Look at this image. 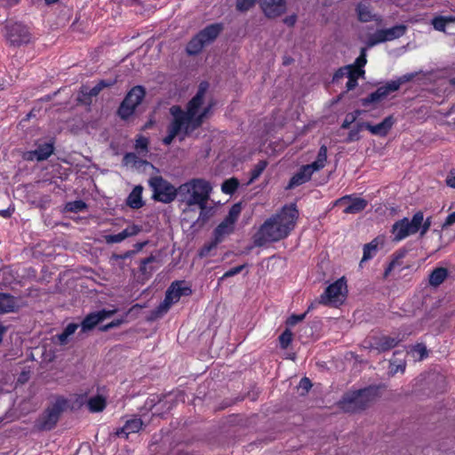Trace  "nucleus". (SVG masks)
<instances>
[{"instance_id":"f257e3e1","label":"nucleus","mask_w":455,"mask_h":455,"mask_svg":"<svg viewBox=\"0 0 455 455\" xmlns=\"http://www.w3.org/2000/svg\"><path fill=\"white\" fill-rule=\"evenodd\" d=\"M207 87L206 83H201L197 92L185 108L179 105L170 108L172 118L166 127V136L162 140L164 145H171L176 138L181 142L202 126L211 109V106L203 108Z\"/></svg>"},{"instance_id":"f03ea898","label":"nucleus","mask_w":455,"mask_h":455,"mask_svg":"<svg viewBox=\"0 0 455 455\" xmlns=\"http://www.w3.org/2000/svg\"><path fill=\"white\" fill-rule=\"evenodd\" d=\"M299 218L294 204L284 205L281 212L267 219L254 235V243L262 246L267 243L277 242L288 236Z\"/></svg>"},{"instance_id":"7ed1b4c3","label":"nucleus","mask_w":455,"mask_h":455,"mask_svg":"<svg viewBox=\"0 0 455 455\" xmlns=\"http://www.w3.org/2000/svg\"><path fill=\"white\" fill-rule=\"evenodd\" d=\"M177 395L170 393L164 395H152L145 402V408L151 411L152 419L151 424H157L155 419L162 416L164 413L169 411L175 405ZM150 424L144 414L140 418H135L127 420L124 427H142Z\"/></svg>"},{"instance_id":"20e7f679","label":"nucleus","mask_w":455,"mask_h":455,"mask_svg":"<svg viewBox=\"0 0 455 455\" xmlns=\"http://www.w3.org/2000/svg\"><path fill=\"white\" fill-rule=\"evenodd\" d=\"M379 396L377 387H368L346 394L339 402V407L346 412H357L372 405Z\"/></svg>"},{"instance_id":"39448f33","label":"nucleus","mask_w":455,"mask_h":455,"mask_svg":"<svg viewBox=\"0 0 455 455\" xmlns=\"http://www.w3.org/2000/svg\"><path fill=\"white\" fill-rule=\"evenodd\" d=\"M212 188L204 179H193L179 188V195L185 196L188 206L207 204Z\"/></svg>"},{"instance_id":"423d86ee","label":"nucleus","mask_w":455,"mask_h":455,"mask_svg":"<svg viewBox=\"0 0 455 455\" xmlns=\"http://www.w3.org/2000/svg\"><path fill=\"white\" fill-rule=\"evenodd\" d=\"M422 212H417L412 218H403L396 220L391 228L392 241L398 243L410 235H415L419 232V226L421 224Z\"/></svg>"},{"instance_id":"0eeeda50","label":"nucleus","mask_w":455,"mask_h":455,"mask_svg":"<svg viewBox=\"0 0 455 455\" xmlns=\"http://www.w3.org/2000/svg\"><path fill=\"white\" fill-rule=\"evenodd\" d=\"M242 212V204L237 203L231 206L228 215L213 230V237L217 242L221 243L224 239L234 233L235 223Z\"/></svg>"},{"instance_id":"6e6552de","label":"nucleus","mask_w":455,"mask_h":455,"mask_svg":"<svg viewBox=\"0 0 455 455\" xmlns=\"http://www.w3.org/2000/svg\"><path fill=\"white\" fill-rule=\"evenodd\" d=\"M148 183L153 191V198L156 201L168 204L172 202L179 194V188L176 189L161 176L150 178Z\"/></svg>"},{"instance_id":"1a4fd4ad","label":"nucleus","mask_w":455,"mask_h":455,"mask_svg":"<svg viewBox=\"0 0 455 455\" xmlns=\"http://www.w3.org/2000/svg\"><path fill=\"white\" fill-rule=\"evenodd\" d=\"M145 94L146 91L143 86L137 85L132 88L117 110L118 116L124 120L132 116L137 106L144 99Z\"/></svg>"},{"instance_id":"9d476101","label":"nucleus","mask_w":455,"mask_h":455,"mask_svg":"<svg viewBox=\"0 0 455 455\" xmlns=\"http://www.w3.org/2000/svg\"><path fill=\"white\" fill-rule=\"evenodd\" d=\"M347 293V283L344 277L330 284L320 296L319 303L323 305L341 304Z\"/></svg>"},{"instance_id":"9b49d317","label":"nucleus","mask_w":455,"mask_h":455,"mask_svg":"<svg viewBox=\"0 0 455 455\" xmlns=\"http://www.w3.org/2000/svg\"><path fill=\"white\" fill-rule=\"evenodd\" d=\"M400 341V339L390 336L371 335L363 340V346L369 350L383 353L396 347Z\"/></svg>"},{"instance_id":"f8f14e48","label":"nucleus","mask_w":455,"mask_h":455,"mask_svg":"<svg viewBox=\"0 0 455 455\" xmlns=\"http://www.w3.org/2000/svg\"><path fill=\"white\" fill-rule=\"evenodd\" d=\"M406 32V26L396 25L390 28L379 29L372 35H371L367 41V46L372 47L376 44L392 41L403 36Z\"/></svg>"},{"instance_id":"ddd939ff","label":"nucleus","mask_w":455,"mask_h":455,"mask_svg":"<svg viewBox=\"0 0 455 455\" xmlns=\"http://www.w3.org/2000/svg\"><path fill=\"white\" fill-rule=\"evenodd\" d=\"M7 38L11 45L20 47L31 42V34L28 28L14 23L7 27Z\"/></svg>"},{"instance_id":"4468645a","label":"nucleus","mask_w":455,"mask_h":455,"mask_svg":"<svg viewBox=\"0 0 455 455\" xmlns=\"http://www.w3.org/2000/svg\"><path fill=\"white\" fill-rule=\"evenodd\" d=\"M67 402L63 399L57 400L52 406L49 407L43 414L41 420L44 426L55 425L66 407Z\"/></svg>"},{"instance_id":"2eb2a0df","label":"nucleus","mask_w":455,"mask_h":455,"mask_svg":"<svg viewBox=\"0 0 455 455\" xmlns=\"http://www.w3.org/2000/svg\"><path fill=\"white\" fill-rule=\"evenodd\" d=\"M264 14L268 18H275L285 12V0H259Z\"/></svg>"},{"instance_id":"dca6fc26","label":"nucleus","mask_w":455,"mask_h":455,"mask_svg":"<svg viewBox=\"0 0 455 455\" xmlns=\"http://www.w3.org/2000/svg\"><path fill=\"white\" fill-rule=\"evenodd\" d=\"M114 311L112 310H103L100 311L98 313L90 314L87 315L84 321L82 322V324L79 325L80 331L79 334L84 333L90 330H92L97 323L110 318L113 315Z\"/></svg>"},{"instance_id":"f3484780","label":"nucleus","mask_w":455,"mask_h":455,"mask_svg":"<svg viewBox=\"0 0 455 455\" xmlns=\"http://www.w3.org/2000/svg\"><path fill=\"white\" fill-rule=\"evenodd\" d=\"M395 124L393 116H387L381 123L371 124L370 123H361V126H364L371 134L385 137L391 130Z\"/></svg>"},{"instance_id":"a211bd4d","label":"nucleus","mask_w":455,"mask_h":455,"mask_svg":"<svg viewBox=\"0 0 455 455\" xmlns=\"http://www.w3.org/2000/svg\"><path fill=\"white\" fill-rule=\"evenodd\" d=\"M350 202V204L344 209V212L347 214H355L363 211L368 202L360 197H353L352 196H345L336 201V204H345Z\"/></svg>"},{"instance_id":"6ab92c4d","label":"nucleus","mask_w":455,"mask_h":455,"mask_svg":"<svg viewBox=\"0 0 455 455\" xmlns=\"http://www.w3.org/2000/svg\"><path fill=\"white\" fill-rule=\"evenodd\" d=\"M183 282H174L166 291L165 298L171 303H176L180 300L181 296H188L192 293L189 287H182Z\"/></svg>"},{"instance_id":"aec40b11","label":"nucleus","mask_w":455,"mask_h":455,"mask_svg":"<svg viewBox=\"0 0 455 455\" xmlns=\"http://www.w3.org/2000/svg\"><path fill=\"white\" fill-rule=\"evenodd\" d=\"M315 171L308 165H303L290 180L287 186V189L294 188L299 185H302L311 179L312 174Z\"/></svg>"},{"instance_id":"412c9836","label":"nucleus","mask_w":455,"mask_h":455,"mask_svg":"<svg viewBox=\"0 0 455 455\" xmlns=\"http://www.w3.org/2000/svg\"><path fill=\"white\" fill-rule=\"evenodd\" d=\"M390 85L388 82L379 87L375 92L368 95V97L362 99V105L366 107L371 103H376L385 99L389 93L394 92L393 90H389Z\"/></svg>"},{"instance_id":"4be33fe9","label":"nucleus","mask_w":455,"mask_h":455,"mask_svg":"<svg viewBox=\"0 0 455 455\" xmlns=\"http://www.w3.org/2000/svg\"><path fill=\"white\" fill-rule=\"evenodd\" d=\"M223 26L220 23L211 24L201 30L197 36L206 44H210L216 39V37L222 31Z\"/></svg>"},{"instance_id":"5701e85b","label":"nucleus","mask_w":455,"mask_h":455,"mask_svg":"<svg viewBox=\"0 0 455 455\" xmlns=\"http://www.w3.org/2000/svg\"><path fill=\"white\" fill-rule=\"evenodd\" d=\"M143 188L140 185L136 186L129 194L126 199V204L132 209H140L144 205L142 200Z\"/></svg>"},{"instance_id":"b1692460","label":"nucleus","mask_w":455,"mask_h":455,"mask_svg":"<svg viewBox=\"0 0 455 455\" xmlns=\"http://www.w3.org/2000/svg\"><path fill=\"white\" fill-rule=\"evenodd\" d=\"M86 405L91 412H100L107 406V398L103 395H96L87 400Z\"/></svg>"},{"instance_id":"393cba45","label":"nucleus","mask_w":455,"mask_h":455,"mask_svg":"<svg viewBox=\"0 0 455 455\" xmlns=\"http://www.w3.org/2000/svg\"><path fill=\"white\" fill-rule=\"evenodd\" d=\"M383 238L376 237L371 243H366L363 246V255L360 263L361 265L363 262L372 259L376 255L378 251V246L379 243H383Z\"/></svg>"},{"instance_id":"a878e982","label":"nucleus","mask_w":455,"mask_h":455,"mask_svg":"<svg viewBox=\"0 0 455 455\" xmlns=\"http://www.w3.org/2000/svg\"><path fill=\"white\" fill-rule=\"evenodd\" d=\"M17 307V300L12 296L0 293V314L14 311Z\"/></svg>"},{"instance_id":"bb28decb","label":"nucleus","mask_w":455,"mask_h":455,"mask_svg":"<svg viewBox=\"0 0 455 455\" xmlns=\"http://www.w3.org/2000/svg\"><path fill=\"white\" fill-rule=\"evenodd\" d=\"M106 86L107 84L101 82L92 89H88L85 87L83 88V90L81 91V95L78 97V100L84 104H89L91 102V97L97 96L99 92L102 90V88Z\"/></svg>"},{"instance_id":"cd10ccee","label":"nucleus","mask_w":455,"mask_h":455,"mask_svg":"<svg viewBox=\"0 0 455 455\" xmlns=\"http://www.w3.org/2000/svg\"><path fill=\"white\" fill-rule=\"evenodd\" d=\"M448 276V270L445 267H437L429 275V283L437 287L444 282Z\"/></svg>"},{"instance_id":"c85d7f7f","label":"nucleus","mask_w":455,"mask_h":455,"mask_svg":"<svg viewBox=\"0 0 455 455\" xmlns=\"http://www.w3.org/2000/svg\"><path fill=\"white\" fill-rule=\"evenodd\" d=\"M327 161V147H320L315 161L308 164L315 172L320 171L325 166Z\"/></svg>"},{"instance_id":"c756f323","label":"nucleus","mask_w":455,"mask_h":455,"mask_svg":"<svg viewBox=\"0 0 455 455\" xmlns=\"http://www.w3.org/2000/svg\"><path fill=\"white\" fill-rule=\"evenodd\" d=\"M206 44L196 35L187 45V52L189 55L199 53Z\"/></svg>"},{"instance_id":"7c9ffc66","label":"nucleus","mask_w":455,"mask_h":455,"mask_svg":"<svg viewBox=\"0 0 455 455\" xmlns=\"http://www.w3.org/2000/svg\"><path fill=\"white\" fill-rule=\"evenodd\" d=\"M78 328V324L69 323L60 334L56 336L58 343L60 345H66L68 342V338L73 335Z\"/></svg>"},{"instance_id":"2f4dec72","label":"nucleus","mask_w":455,"mask_h":455,"mask_svg":"<svg viewBox=\"0 0 455 455\" xmlns=\"http://www.w3.org/2000/svg\"><path fill=\"white\" fill-rule=\"evenodd\" d=\"M141 231V227L137 225L128 226L122 232L116 234V243H120L125 238L136 235Z\"/></svg>"},{"instance_id":"473e14b6","label":"nucleus","mask_w":455,"mask_h":455,"mask_svg":"<svg viewBox=\"0 0 455 455\" xmlns=\"http://www.w3.org/2000/svg\"><path fill=\"white\" fill-rule=\"evenodd\" d=\"M358 19L362 22H368L373 20L370 7L365 4H359L356 7Z\"/></svg>"},{"instance_id":"72a5a7b5","label":"nucleus","mask_w":455,"mask_h":455,"mask_svg":"<svg viewBox=\"0 0 455 455\" xmlns=\"http://www.w3.org/2000/svg\"><path fill=\"white\" fill-rule=\"evenodd\" d=\"M415 77V74L410 73L405 74L400 77H398L396 80L389 81L388 84L390 85L389 90H393V92H396L400 89V87L411 81Z\"/></svg>"},{"instance_id":"f704fd0d","label":"nucleus","mask_w":455,"mask_h":455,"mask_svg":"<svg viewBox=\"0 0 455 455\" xmlns=\"http://www.w3.org/2000/svg\"><path fill=\"white\" fill-rule=\"evenodd\" d=\"M36 152L37 154V161L45 160L53 153V146L51 143L41 145Z\"/></svg>"},{"instance_id":"c9c22d12","label":"nucleus","mask_w":455,"mask_h":455,"mask_svg":"<svg viewBox=\"0 0 455 455\" xmlns=\"http://www.w3.org/2000/svg\"><path fill=\"white\" fill-rule=\"evenodd\" d=\"M238 186V180L235 178H230L222 183L221 190L224 194L232 195L237 189Z\"/></svg>"},{"instance_id":"e433bc0d","label":"nucleus","mask_w":455,"mask_h":455,"mask_svg":"<svg viewBox=\"0 0 455 455\" xmlns=\"http://www.w3.org/2000/svg\"><path fill=\"white\" fill-rule=\"evenodd\" d=\"M86 209V204L83 201L69 202L65 205L64 211L66 212H78Z\"/></svg>"},{"instance_id":"4c0bfd02","label":"nucleus","mask_w":455,"mask_h":455,"mask_svg":"<svg viewBox=\"0 0 455 455\" xmlns=\"http://www.w3.org/2000/svg\"><path fill=\"white\" fill-rule=\"evenodd\" d=\"M267 165V163L266 161H259L251 171V179L250 183L253 182L255 180H257L261 173L264 172Z\"/></svg>"},{"instance_id":"58836bf2","label":"nucleus","mask_w":455,"mask_h":455,"mask_svg":"<svg viewBox=\"0 0 455 455\" xmlns=\"http://www.w3.org/2000/svg\"><path fill=\"white\" fill-rule=\"evenodd\" d=\"M200 208V213L196 220V223H199V225H204L210 218L212 208H208L207 204L204 205H198Z\"/></svg>"},{"instance_id":"ea45409f","label":"nucleus","mask_w":455,"mask_h":455,"mask_svg":"<svg viewBox=\"0 0 455 455\" xmlns=\"http://www.w3.org/2000/svg\"><path fill=\"white\" fill-rule=\"evenodd\" d=\"M292 340V332L286 329L279 337V341L282 348H287L288 346L291 343Z\"/></svg>"},{"instance_id":"a19ab883","label":"nucleus","mask_w":455,"mask_h":455,"mask_svg":"<svg viewBox=\"0 0 455 455\" xmlns=\"http://www.w3.org/2000/svg\"><path fill=\"white\" fill-rule=\"evenodd\" d=\"M451 21L448 20L447 17H435L432 20V25L435 28V29L438 31H444L445 27L447 23H450Z\"/></svg>"},{"instance_id":"79ce46f5","label":"nucleus","mask_w":455,"mask_h":455,"mask_svg":"<svg viewBox=\"0 0 455 455\" xmlns=\"http://www.w3.org/2000/svg\"><path fill=\"white\" fill-rule=\"evenodd\" d=\"M156 258L153 255L142 259L140 262V272L142 274L151 273L153 271V267H149V269H148V265H149L153 262H156Z\"/></svg>"},{"instance_id":"37998d69","label":"nucleus","mask_w":455,"mask_h":455,"mask_svg":"<svg viewBox=\"0 0 455 455\" xmlns=\"http://www.w3.org/2000/svg\"><path fill=\"white\" fill-rule=\"evenodd\" d=\"M398 354H399V352L395 351L394 353L393 358L390 360V371L393 374L398 372L399 371H403L404 369H405V363H404L401 362V363L396 364V361H395V357Z\"/></svg>"},{"instance_id":"c03bdc74","label":"nucleus","mask_w":455,"mask_h":455,"mask_svg":"<svg viewBox=\"0 0 455 455\" xmlns=\"http://www.w3.org/2000/svg\"><path fill=\"white\" fill-rule=\"evenodd\" d=\"M361 114V111L359 110H356L355 113H348L342 124H341V128L342 129H347L349 128V126L356 120V118L358 117V116Z\"/></svg>"},{"instance_id":"a18cd8bd","label":"nucleus","mask_w":455,"mask_h":455,"mask_svg":"<svg viewBox=\"0 0 455 455\" xmlns=\"http://www.w3.org/2000/svg\"><path fill=\"white\" fill-rule=\"evenodd\" d=\"M220 243V242H217L215 238L213 237L212 241L209 243H205L202 249L200 250L199 255L200 257H206L209 255L211 251L217 247V245Z\"/></svg>"},{"instance_id":"49530a36","label":"nucleus","mask_w":455,"mask_h":455,"mask_svg":"<svg viewBox=\"0 0 455 455\" xmlns=\"http://www.w3.org/2000/svg\"><path fill=\"white\" fill-rule=\"evenodd\" d=\"M432 225L431 217L424 219V214L422 213V220L421 224L419 226V232L420 234V236H424L427 232L429 230L430 227Z\"/></svg>"},{"instance_id":"de8ad7c7","label":"nucleus","mask_w":455,"mask_h":455,"mask_svg":"<svg viewBox=\"0 0 455 455\" xmlns=\"http://www.w3.org/2000/svg\"><path fill=\"white\" fill-rule=\"evenodd\" d=\"M172 305V303H171L169 300H167L166 298H164V301L160 303V305L156 307L155 312L156 315L161 316L164 315L170 309Z\"/></svg>"},{"instance_id":"09e8293b","label":"nucleus","mask_w":455,"mask_h":455,"mask_svg":"<svg viewBox=\"0 0 455 455\" xmlns=\"http://www.w3.org/2000/svg\"><path fill=\"white\" fill-rule=\"evenodd\" d=\"M148 140L143 136H140L136 140L135 148L139 152L146 153L148 151Z\"/></svg>"},{"instance_id":"8fccbe9b","label":"nucleus","mask_w":455,"mask_h":455,"mask_svg":"<svg viewBox=\"0 0 455 455\" xmlns=\"http://www.w3.org/2000/svg\"><path fill=\"white\" fill-rule=\"evenodd\" d=\"M148 244V241H144V242H141V243H137L134 244V249L132 250V251H127L124 255H116V259L117 258H121V259H124V258H127L140 251H141L146 245Z\"/></svg>"},{"instance_id":"3c124183","label":"nucleus","mask_w":455,"mask_h":455,"mask_svg":"<svg viewBox=\"0 0 455 455\" xmlns=\"http://www.w3.org/2000/svg\"><path fill=\"white\" fill-rule=\"evenodd\" d=\"M256 0H237L236 8L241 12L248 11L254 4Z\"/></svg>"},{"instance_id":"603ef678","label":"nucleus","mask_w":455,"mask_h":455,"mask_svg":"<svg viewBox=\"0 0 455 455\" xmlns=\"http://www.w3.org/2000/svg\"><path fill=\"white\" fill-rule=\"evenodd\" d=\"M244 268V265H241V266H237V267H235L229 270H228L220 279H219V283H220L221 281H223L224 279L228 278V277H231V276H234L235 275H238L239 273L242 272V270Z\"/></svg>"},{"instance_id":"864d4df0","label":"nucleus","mask_w":455,"mask_h":455,"mask_svg":"<svg viewBox=\"0 0 455 455\" xmlns=\"http://www.w3.org/2000/svg\"><path fill=\"white\" fill-rule=\"evenodd\" d=\"M364 74V70L363 68H356L354 66L350 65V68H347V77H353L355 80L358 79L359 76H363Z\"/></svg>"},{"instance_id":"5fc2aeb1","label":"nucleus","mask_w":455,"mask_h":455,"mask_svg":"<svg viewBox=\"0 0 455 455\" xmlns=\"http://www.w3.org/2000/svg\"><path fill=\"white\" fill-rule=\"evenodd\" d=\"M307 312L300 315H291L286 321V324L289 326H294L298 323L303 321L306 317Z\"/></svg>"},{"instance_id":"6e6d98bb","label":"nucleus","mask_w":455,"mask_h":455,"mask_svg":"<svg viewBox=\"0 0 455 455\" xmlns=\"http://www.w3.org/2000/svg\"><path fill=\"white\" fill-rule=\"evenodd\" d=\"M366 62H367V60H366V49L365 48H362L360 55L355 60L356 68H362L363 67L365 66Z\"/></svg>"},{"instance_id":"4d7b16f0","label":"nucleus","mask_w":455,"mask_h":455,"mask_svg":"<svg viewBox=\"0 0 455 455\" xmlns=\"http://www.w3.org/2000/svg\"><path fill=\"white\" fill-rule=\"evenodd\" d=\"M350 68V65L348 66H345L343 68H339L335 74L333 75V77H332V81L333 82H337L339 81L340 78L344 77V76H347V68Z\"/></svg>"},{"instance_id":"13d9d810","label":"nucleus","mask_w":455,"mask_h":455,"mask_svg":"<svg viewBox=\"0 0 455 455\" xmlns=\"http://www.w3.org/2000/svg\"><path fill=\"white\" fill-rule=\"evenodd\" d=\"M364 128V126H361V124H357V128L355 130H351L348 133L347 140L355 141L359 139L358 133L361 129Z\"/></svg>"},{"instance_id":"bf43d9fd","label":"nucleus","mask_w":455,"mask_h":455,"mask_svg":"<svg viewBox=\"0 0 455 455\" xmlns=\"http://www.w3.org/2000/svg\"><path fill=\"white\" fill-rule=\"evenodd\" d=\"M453 224H455V212L447 216L441 228L442 229H446Z\"/></svg>"},{"instance_id":"052dcab7","label":"nucleus","mask_w":455,"mask_h":455,"mask_svg":"<svg viewBox=\"0 0 455 455\" xmlns=\"http://www.w3.org/2000/svg\"><path fill=\"white\" fill-rule=\"evenodd\" d=\"M414 351L419 355L420 359L427 355V348L424 345L418 344L415 346Z\"/></svg>"},{"instance_id":"680f3d73","label":"nucleus","mask_w":455,"mask_h":455,"mask_svg":"<svg viewBox=\"0 0 455 455\" xmlns=\"http://www.w3.org/2000/svg\"><path fill=\"white\" fill-rule=\"evenodd\" d=\"M312 387L311 381L307 378L301 379L299 387L307 392Z\"/></svg>"},{"instance_id":"e2e57ef3","label":"nucleus","mask_w":455,"mask_h":455,"mask_svg":"<svg viewBox=\"0 0 455 455\" xmlns=\"http://www.w3.org/2000/svg\"><path fill=\"white\" fill-rule=\"evenodd\" d=\"M446 183L449 187L455 188V170L451 171L447 178H446Z\"/></svg>"},{"instance_id":"0e129e2a","label":"nucleus","mask_w":455,"mask_h":455,"mask_svg":"<svg viewBox=\"0 0 455 455\" xmlns=\"http://www.w3.org/2000/svg\"><path fill=\"white\" fill-rule=\"evenodd\" d=\"M357 80H355L353 77H349L346 84L347 91L354 90L357 86Z\"/></svg>"},{"instance_id":"69168bd1","label":"nucleus","mask_w":455,"mask_h":455,"mask_svg":"<svg viewBox=\"0 0 455 455\" xmlns=\"http://www.w3.org/2000/svg\"><path fill=\"white\" fill-rule=\"evenodd\" d=\"M23 158L27 161H33L34 159L37 160V154L36 150L28 151L24 154Z\"/></svg>"},{"instance_id":"338daca9","label":"nucleus","mask_w":455,"mask_h":455,"mask_svg":"<svg viewBox=\"0 0 455 455\" xmlns=\"http://www.w3.org/2000/svg\"><path fill=\"white\" fill-rule=\"evenodd\" d=\"M396 263H397V259H394V260H392V261L389 263L388 267L386 268L385 273H384V276H385V277H387V276L390 274V272H391V271H392V269L395 267V266L396 265Z\"/></svg>"},{"instance_id":"774afa93","label":"nucleus","mask_w":455,"mask_h":455,"mask_svg":"<svg viewBox=\"0 0 455 455\" xmlns=\"http://www.w3.org/2000/svg\"><path fill=\"white\" fill-rule=\"evenodd\" d=\"M126 429L127 428H116L115 435L121 436L122 435H125L127 436L130 432H126Z\"/></svg>"}]
</instances>
